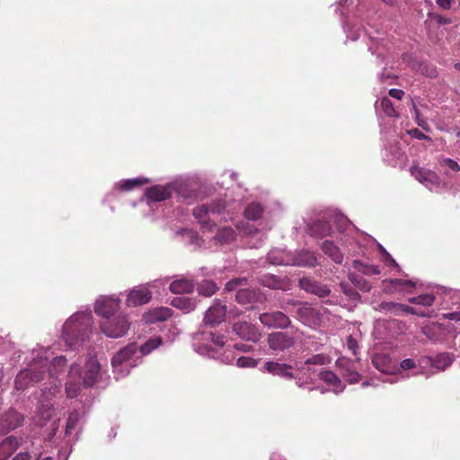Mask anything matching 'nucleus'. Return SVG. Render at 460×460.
Returning <instances> with one entry per match:
<instances>
[{"label":"nucleus","mask_w":460,"mask_h":460,"mask_svg":"<svg viewBox=\"0 0 460 460\" xmlns=\"http://www.w3.org/2000/svg\"><path fill=\"white\" fill-rule=\"evenodd\" d=\"M169 289L173 294H189L194 290V283L190 279L181 278L172 281Z\"/></svg>","instance_id":"obj_24"},{"label":"nucleus","mask_w":460,"mask_h":460,"mask_svg":"<svg viewBox=\"0 0 460 460\" xmlns=\"http://www.w3.org/2000/svg\"><path fill=\"white\" fill-rule=\"evenodd\" d=\"M101 366L97 359L93 357H90L84 365V375L83 377V383L84 386H93L96 382L100 375Z\"/></svg>","instance_id":"obj_17"},{"label":"nucleus","mask_w":460,"mask_h":460,"mask_svg":"<svg viewBox=\"0 0 460 460\" xmlns=\"http://www.w3.org/2000/svg\"><path fill=\"white\" fill-rule=\"evenodd\" d=\"M234 332L243 340L256 342L260 340L261 333L256 326L246 321L234 324Z\"/></svg>","instance_id":"obj_12"},{"label":"nucleus","mask_w":460,"mask_h":460,"mask_svg":"<svg viewBox=\"0 0 460 460\" xmlns=\"http://www.w3.org/2000/svg\"><path fill=\"white\" fill-rule=\"evenodd\" d=\"M162 343L160 338H151L146 341L144 344L137 348V351L141 353L142 356L148 355L154 349L158 348Z\"/></svg>","instance_id":"obj_36"},{"label":"nucleus","mask_w":460,"mask_h":460,"mask_svg":"<svg viewBox=\"0 0 460 460\" xmlns=\"http://www.w3.org/2000/svg\"><path fill=\"white\" fill-rule=\"evenodd\" d=\"M338 367L341 370L342 376L350 384L358 383L361 375L357 371L354 363L347 358H339L336 361Z\"/></svg>","instance_id":"obj_18"},{"label":"nucleus","mask_w":460,"mask_h":460,"mask_svg":"<svg viewBox=\"0 0 460 460\" xmlns=\"http://www.w3.org/2000/svg\"><path fill=\"white\" fill-rule=\"evenodd\" d=\"M410 136H411L414 138L423 140V139H429L430 140V137L427 135H425L423 132L419 130L418 128L411 129L409 132Z\"/></svg>","instance_id":"obj_57"},{"label":"nucleus","mask_w":460,"mask_h":460,"mask_svg":"<svg viewBox=\"0 0 460 460\" xmlns=\"http://www.w3.org/2000/svg\"><path fill=\"white\" fill-rule=\"evenodd\" d=\"M341 288L343 292L349 296L352 300H357L359 298L358 293L353 291L351 288H347L346 285L341 284Z\"/></svg>","instance_id":"obj_60"},{"label":"nucleus","mask_w":460,"mask_h":460,"mask_svg":"<svg viewBox=\"0 0 460 460\" xmlns=\"http://www.w3.org/2000/svg\"><path fill=\"white\" fill-rule=\"evenodd\" d=\"M353 267L367 276L378 275L381 272L378 266L364 264L362 261L358 260L353 261Z\"/></svg>","instance_id":"obj_31"},{"label":"nucleus","mask_w":460,"mask_h":460,"mask_svg":"<svg viewBox=\"0 0 460 460\" xmlns=\"http://www.w3.org/2000/svg\"><path fill=\"white\" fill-rule=\"evenodd\" d=\"M19 442L13 436L6 438L0 443V460L7 459L17 448Z\"/></svg>","instance_id":"obj_26"},{"label":"nucleus","mask_w":460,"mask_h":460,"mask_svg":"<svg viewBox=\"0 0 460 460\" xmlns=\"http://www.w3.org/2000/svg\"><path fill=\"white\" fill-rule=\"evenodd\" d=\"M212 341L219 347H223L225 344V336L223 334H217L215 332H210Z\"/></svg>","instance_id":"obj_59"},{"label":"nucleus","mask_w":460,"mask_h":460,"mask_svg":"<svg viewBox=\"0 0 460 460\" xmlns=\"http://www.w3.org/2000/svg\"><path fill=\"white\" fill-rule=\"evenodd\" d=\"M218 288L212 280H203L198 287V292L205 296H211L217 291Z\"/></svg>","instance_id":"obj_37"},{"label":"nucleus","mask_w":460,"mask_h":460,"mask_svg":"<svg viewBox=\"0 0 460 460\" xmlns=\"http://www.w3.org/2000/svg\"><path fill=\"white\" fill-rule=\"evenodd\" d=\"M226 305L220 301H217L208 309L205 316H226Z\"/></svg>","instance_id":"obj_39"},{"label":"nucleus","mask_w":460,"mask_h":460,"mask_svg":"<svg viewBox=\"0 0 460 460\" xmlns=\"http://www.w3.org/2000/svg\"><path fill=\"white\" fill-rule=\"evenodd\" d=\"M263 213V208L260 203L252 202L244 210V217L250 220L259 219Z\"/></svg>","instance_id":"obj_33"},{"label":"nucleus","mask_w":460,"mask_h":460,"mask_svg":"<svg viewBox=\"0 0 460 460\" xmlns=\"http://www.w3.org/2000/svg\"><path fill=\"white\" fill-rule=\"evenodd\" d=\"M13 348V343L5 338L0 337V353L10 351Z\"/></svg>","instance_id":"obj_54"},{"label":"nucleus","mask_w":460,"mask_h":460,"mask_svg":"<svg viewBox=\"0 0 460 460\" xmlns=\"http://www.w3.org/2000/svg\"><path fill=\"white\" fill-rule=\"evenodd\" d=\"M331 362V358L326 354H315L305 361V365H327Z\"/></svg>","instance_id":"obj_46"},{"label":"nucleus","mask_w":460,"mask_h":460,"mask_svg":"<svg viewBox=\"0 0 460 460\" xmlns=\"http://www.w3.org/2000/svg\"><path fill=\"white\" fill-rule=\"evenodd\" d=\"M172 314H173V313H172L171 308L160 307V308H157L154 312V315L153 316H163V317H165V316H172Z\"/></svg>","instance_id":"obj_56"},{"label":"nucleus","mask_w":460,"mask_h":460,"mask_svg":"<svg viewBox=\"0 0 460 460\" xmlns=\"http://www.w3.org/2000/svg\"><path fill=\"white\" fill-rule=\"evenodd\" d=\"M454 361V356L448 352H442L434 357L427 356L420 359V364L423 367L431 366L438 371H444Z\"/></svg>","instance_id":"obj_9"},{"label":"nucleus","mask_w":460,"mask_h":460,"mask_svg":"<svg viewBox=\"0 0 460 460\" xmlns=\"http://www.w3.org/2000/svg\"><path fill=\"white\" fill-rule=\"evenodd\" d=\"M347 345L353 354L356 355L358 346L357 341L351 335L347 338Z\"/></svg>","instance_id":"obj_58"},{"label":"nucleus","mask_w":460,"mask_h":460,"mask_svg":"<svg viewBox=\"0 0 460 460\" xmlns=\"http://www.w3.org/2000/svg\"><path fill=\"white\" fill-rule=\"evenodd\" d=\"M415 367V362L413 359L411 358H406V359H403L402 362H401V367L403 369V370H408V369H411Z\"/></svg>","instance_id":"obj_61"},{"label":"nucleus","mask_w":460,"mask_h":460,"mask_svg":"<svg viewBox=\"0 0 460 460\" xmlns=\"http://www.w3.org/2000/svg\"><path fill=\"white\" fill-rule=\"evenodd\" d=\"M441 165L447 166L453 172H459L460 171V165L458 164V163L456 162L455 160L451 159V158H445V159H443V161L441 162Z\"/></svg>","instance_id":"obj_52"},{"label":"nucleus","mask_w":460,"mask_h":460,"mask_svg":"<svg viewBox=\"0 0 460 460\" xmlns=\"http://www.w3.org/2000/svg\"><path fill=\"white\" fill-rule=\"evenodd\" d=\"M286 313L278 312L272 316H286V314H297L298 316H320L321 313L306 303L291 301L287 303ZM260 316H270L268 313L261 314Z\"/></svg>","instance_id":"obj_5"},{"label":"nucleus","mask_w":460,"mask_h":460,"mask_svg":"<svg viewBox=\"0 0 460 460\" xmlns=\"http://www.w3.org/2000/svg\"><path fill=\"white\" fill-rule=\"evenodd\" d=\"M319 377L323 382L333 385L335 388H338L341 385V381L338 377V376L331 371V370H323L319 374Z\"/></svg>","instance_id":"obj_35"},{"label":"nucleus","mask_w":460,"mask_h":460,"mask_svg":"<svg viewBox=\"0 0 460 460\" xmlns=\"http://www.w3.org/2000/svg\"><path fill=\"white\" fill-rule=\"evenodd\" d=\"M411 105H412V109L414 111L415 121H416L417 125L419 127H420L421 128H423L424 130L428 131L429 129V124H428L427 120L425 119L421 118L420 112L418 110V108L413 101L411 102Z\"/></svg>","instance_id":"obj_48"},{"label":"nucleus","mask_w":460,"mask_h":460,"mask_svg":"<svg viewBox=\"0 0 460 460\" xmlns=\"http://www.w3.org/2000/svg\"><path fill=\"white\" fill-rule=\"evenodd\" d=\"M317 263L315 254L309 251H302L293 259V264L299 267H314Z\"/></svg>","instance_id":"obj_25"},{"label":"nucleus","mask_w":460,"mask_h":460,"mask_svg":"<svg viewBox=\"0 0 460 460\" xmlns=\"http://www.w3.org/2000/svg\"><path fill=\"white\" fill-rule=\"evenodd\" d=\"M49 349H46L42 352H37L36 357H41L43 359L48 358V365L47 367H43L42 370L46 371V377H51V378H58L59 374L64 371V368L66 364V359L63 356L55 357L50 361L49 359Z\"/></svg>","instance_id":"obj_7"},{"label":"nucleus","mask_w":460,"mask_h":460,"mask_svg":"<svg viewBox=\"0 0 460 460\" xmlns=\"http://www.w3.org/2000/svg\"><path fill=\"white\" fill-rule=\"evenodd\" d=\"M292 331L277 332L270 334L268 341L270 348L274 351H284L294 345Z\"/></svg>","instance_id":"obj_8"},{"label":"nucleus","mask_w":460,"mask_h":460,"mask_svg":"<svg viewBox=\"0 0 460 460\" xmlns=\"http://www.w3.org/2000/svg\"><path fill=\"white\" fill-rule=\"evenodd\" d=\"M308 234L315 238H323L332 234V226L323 220L314 221L308 228Z\"/></svg>","instance_id":"obj_20"},{"label":"nucleus","mask_w":460,"mask_h":460,"mask_svg":"<svg viewBox=\"0 0 460 460\" xmlns=\"http://www.w3.org/2000/svg\"><path fill=\"white\" fill-rule=\"evenodd\" d=\"M47 365V358L43 359L41 357H33L28 367L17 374L14 381L15 388L23 391L29 386L44 380L46 378V371L42 370V367H46Z\"/></svg>","instance_id":"obj_2"},{"label":"nucleus","mask_w":460,"mask_h":460,"mask_svg":"<svg viewBox=\"0 0 460 460\" xmlns=\"http://www.w3.org/2000/svg\"><path fill=\"white\" fill-rule=\"evenodd\" d=\"M411 174L420 183L425 186H438L440 184V177L435 172L419 166L411 168Z\"/></svg>","instance_id":"obj_11"},{"label":"nucleus","mask_w":460,"mask_h":460,"mask_svg":"<svg viewBox=\"0 0 460 460\" xmlns=\"http://www.w3.org/2000/svg\"><path fill=\"white\" fill-rule=\"evenodd\" d=\"M137 347L135 343H130L119 349L112 358L111 365L113 372L119 376L128 374L129 368L137 365Z\"/></svg>","instance_id":"obj_3"},{"label":"nucleus","mask_w":460,"mask_h":460,"mask_svg":"<svg viewBox=\"0 0 460 460\" xmlns=\"http://www.w3.org/2000/svg\"><path fill=\"white\" fill-rule=\"evenodd\" d=\"M372 363L376 369L383 373L389 371L390 358L385 355L376 354L372 358Z\"/></svg>","instance_id":"obj_34"},{"label":"nucleus","mask_w":460,"mask_h":460,"mask_svg":"<svg viewBox=\"0 0 460 460\" xmlns=\"http://www.w3.org/2000/svg\"><path fill=\"white\" fill-rule=\"evenodd\" d=\"M171 305L180 309L183 314H189L196 307L195 300L186 296H176L172 298Z\"/></svg>","instance_id":"obj_30"},{"label":"nucleus","mask_w":460,"mask_h":460,"mask_svg":"<svg viewBox=\"0 0 460 460\" xmlns=\"http://www.w3.org/2000/svg\"><path fill=\"white\" fill-rule=\"evenodd\" d=\"M235 300L247 309H252L256 307L255 304L263 302L264 296L261 292L249 288H240L235 295Z\"/></svg>","instance_id":"obj_10"},{"label":"nucleus","mask_w":460,"mask_h":460,"mask_svg":"<svg viewBox=\"0 0 460 460\" xmlns=\"http://www.w3.org/2000/svg\"><path fill=\"white\" fill-rule=\"evenodd\" d=\"M248 285V279L244 277L242 278H234L230 279L226 284L225 289L226 291H234L240 288H243V287H245Z\"/></svg>","instance_id":"obj_43"},{"label":"nucleus","mask_w":460,"mask_h":460,"mask_svg":"<svg viewBox=\"0 0 460 460\" xmlns=\"http://www.w3.org/2000/svg\"><path fill=\"white\" fill-rule=\"evenodd\" d=\"M152 298V292L146 288L132 289L126 299L128 307H137L147 304Z\"/></svg>","instance_id":"obj_15"},{"label":"nucleus","mask_w":460,"mask_h":460,"mask_svg":"<svg viewBox=\"0 0 460 460\" xmlns=\"http://www.w3.org/2000/svg\"><path fill=\"white\" fill-rule=\"evenodd\" d=\"M322 251L329 256L335 263L341 264L343 261V254L340 248L332 241H324L321 246Z\"/></svg>","instance_id":"obj_27"},{"label":"nucleus","mask_w":460,"mask_h":460,"mask_svg":"<svg viewBox=\"0 0 460 460\" xmlns=\"http://www.w3.org/2000/svg\"><path fill=\"white\" fill-rule=\"evenodd\" d=\"M262 324L270 328L285 329L290 325L289 318H259Z\"/></svg>","instance_id":"obj_32"},{"label":"nucleus","mask_w":460,"mask_h":460,"mask_svg":"<svg viewBox=\"0 0 460 460\" xmlns=\"http://www.w3.org/2000/svg\"><path fill=\"white\" fill-rule=\"evenodd\" d=\"M209 213L208 206L205 204L199 205L193 209V216L199 220L201 227L207 229L208 231H213V229L216 227V225L209 219H207V216Z\"/></svg>","instance_id":"obj_22"},{"label":"nucleus","mask_w":460,"mask_h":460,"mask_svg":"<svg viewBox=\"0 0 460 460\" xmlns=\"http://www.w3.org/2000/svg\"><path fill=\"white\" fill-rule=\"evenodd\" d=\"M235 234L232 228L225 227L217 231L216 234L217 240L220 243H230L234 240Z\"/></svg>","instance_id":"obj_42"},{"label":"nucleus","mask_w":460,"mask_h":460,"mask_svg":"<svg viewBox=\"0 0 460 460\" xmlns=\"http://www.w3.org/2000/svg\"><path fill=\"white\" fill-rule=\"evenodd\" d=\"M81 374L79 372V367L76 364H73L70 367L68 373V381L66 383V394L69 398H75L77 396L81 388Z\"/></svg>","instance_id":"obj_16"},{"label":"nucleus","mask_w":460,"mask_h":460,"mask_svg":"<svg viewBox=\"0 0 460 460\" xmlns=\"http://www.w3.org/2000/svg\"><path fill=\"white\" fill-rule=\"evenodd\" d=\"M264 368L274 376H279L282 378L290 380L295 378L293 373L290 371L292 367L288 364L268 361L264 364Z\"/></svg>","instance_id":"obj_19"},{"label":"nucleus","mask_w":460,"mask_h":460,"mask_svg":"<svg viewBox=\"0 0 460 460\" xmlns=\"http://www.w3.org/2000/svg\"><path fill=\"white\" fill-rule=\"evenodd\" d=\"M100 327L107 337L117 339L127 334L129 323L127 318H102Z\"/></svg>","instance_id":"obj_4"},{"label":"nucleus","mask_w":460,"mask_h":460,"mask_svg":"<svg viewBox=\"0 0 460 460\" xmlns=\"http://www.w3.org/2000/svg\"><path fill=\"white\" fill-rule=\"evenodd\" d=\"M349 279L354 284L356 288L363 292H368L371 289V285L360 275L350 273L349 275Z\"/></svg>","instance_id":"obj_38"},{"label":"nucleus","mask_w":460,"mask_h":460,"mask_svg":"<svg viewBox=\"0 0 460 460\" xmlns=\"http://www.w3.org/2000/svg\"><path fill=\"white\" fill-rule=\"evenodd\" d=\"M434 296L430 294H423L420 295L418 296H414L409 299L410 303L415 304V305H420L424 306H429L434 302Z\"/></svg>","instance_id":"obj_45"},{"label":"nucleus","mask_w":460,"mask_h":460,"mask_svg":"<svg viewBox=\"0 0 460 460\" xmlns=\"http://www.w3.org/2000/svg\"><path fill=\"white\" fill-rule=\"evenodd\" d=\"M172 195L171 190L164 186H154L146 190V197L149 200L159 202L168 199Z\"/></svg>","instance_id":"obj_23"},{"label":"nucleus","mask_w":460,"mask_h":460,"mask_svg":"<svg viewBox=\"0 0 460 460\" xmlns=\"http://www.w3.org/2000/svg\"><path fill=\"white\" fill-rule=\"evenodd\" d=\"M436 329H438V327L437 325H432V326H424L422 328V332L425 336H427L429 340L431 341H435L437 340V336L435 334V331Z\"/></svg>","instance_id":"obj_51"},{"label":"nucleus","mask_w":460,"mask_h":460,"mask_svg":"<svg viewBox=\"0 0 460 460\" xmlns=\"http://www.w3.org/2000/svg\"><path fill=\"white\" fill-rule=\"evenodd\" d=\"M298 285L303 290L318 296L319 297L327 296L331 292L326 286L322 285L310 277H303L299 279Z\"/></svg>","instance_id":"obj_14"},{"label":"nucleus","mask_w":460,"mask_h":460,"mask_svg":"<svg viewBox=\"0 0 460 460\" xmlns=\"http://www.w3.org/2000/svg\"><path fill=\"white\" fill-rule=\"evenodd\" d=\"M81 416L77 411H73L69 413L66 426V434H70L79 425Z\"/></svg>","instance_id":"obj_41"},{"label":"nucleus","mask_w":460,"mask_h":460,"mask_svg":"<svg viewBox=\"0 0 460 460\" xmlns=\"http://www.w3.org/2000/svg\"><path fill=\"white\" fill-rule=\"evenodd\" d=\"M389 95L394 99L402 100L404 95V92L400 89H391L389 90Z\"/></svg>","instance_id":"obj_62"},{"label":"nucleus","mask_w":460,"mask_h":460,"mask_svg":"<svg viewBox=\"0 0 460 460\" xmlns=\"http://www.w3.org/2000/svg\"><path fill=\"white\" fill-rule=\"evenodd\" d=\"M225 202L217 201L213 202L210 206H208V208L211 214H219L222 210L225 209Z\"/></svg>","instance_id":"obj_53"},{"label":"nucleus","mask_w":460,"mask_h":460,"mask_svg":"<svg viewBox=\"0 0 460 460\" xmlns=\"http://www.w3.org/2000/svg\"><path fill=\"white\" fill-rule=\"evenodd\" d=\"M22 420V416L18 412L12 411L2 416L0 426L7 430L14 429L21 425Z\"/></svg>","instance_id":"obj_28"},{"label":"nucleus","mask_w":460,"mask_h":460,"mask_svg":"<svg viewBox=\"0 0 460 460\" xmlns=\"http://www.w3.org/2000/svg\"><path fill=\"white\" fill-rule=\"evenodd\" d=\"M259 282L271 289H283L285 287V279L273 274H264L259 278Z\"/></svg>","instance_id":"obj_29"},{"label":"nucleus","mask_w":460,"mask_h":460,"mask_svg":"<svg viewBox=\"0 0 460 460\" xmlns=\"http://www.w3.org/2000/svg\"><path fill=\"white\" fill-rule=\"evenodd\" d=\"M226 318H204L207 327L215 328L220 325Z\"/></svg>","instance_id":"obj_55"},{"label":"nucleus","mask_w":460,"mask_h":460,"mask_svg":"<svg viewBox=\"0 0 460 460\" xmlns=\"http://www.w3.org/2000/svg\"><path fill=\"white\" fill-rule=\"evenodd\" d=\"M436 4L444 10H448L451 7L452 0H436Z\"/></svg>","instance_id":"obj_63"},{"label":"nucleus","mask_w":460,"mask_h":460,"mask_svg":"<svg viewBox=\"0 0 460 460\" xmlns=\"http://www.w3.org/2000/svg\"><path fill=\"white\" fill-rule=\"evenodd\" d=\"M92 318H67L62 329V336L70 348H76L89 338Z\"/></svg>","instance_id":"obj_1"},{"label":"nucleus","mask_w":460,"mask_h":460,"mask_svg":"<svg viewBox=\"0 0 460 460\" xmlns=\"http://www.w3.org/2000/svg\"><path fill=\"white\" fill-rule=\"evenodd\" d=\"M379 307L384 310L385 314H394L395 315L402 314H411L416 316H427L423 311H419L414 307L394 302H383Z\"/></svg>","instance_id":"obj_13"},{"label":"nucleus","mask_w":460,"mask_h":460,"mask_svg":"<svg viewBox=\"0 0 460 460\" xmlns=\"http://www.w3.org/2000/svg\"><path fill=\"white\" fill-rule=\"evenodd\" d=\"M120 299L117 296H100L94 303L98 316H113L119 309Z\"/></svg>","instance_id":"obj_6"},{"label":"nucleus","mask_w":460,"mask_h":460,"mask_svg":"<svg viewBox=\"0 0 460 460\" xmlns=\"http://www.w3.org/2000/svg\"><path fill=\"white\" fill-rule=\"evenodd\" d=\"M31 458L28 453H19L13 460H31Z\"/></svg>","instance_id":"obj_64"},{"label":"nucleus","mask_w":460,"mask_h":460,"mask_svg":"<svg viewBox=\"0 0 460 460\" xmlns=\"http://www.w3.org/2000/svg\"><path fill=\"white\" fill-rule=\"evenodd\" d=\"M381 109L389 117H397L392 101L386 97L381 100Z\"/></svg>","instance_id":"obj_47"},{"label":"nucleus","mask_w":460,"mask_h":460,"mask_svg":"<svg viewBox=\"0 0 460 460\" xmlns=\"http://www.w3.org/2000/svg\"><path fill=\"white\" fill-rule=\"evenodd\" d=\"M383 283L385 289L388 292L405 291L415 288L413 281L402 279L385 280Z\"/></svg>","instance_id":"obj_21"},{"label":"nucleus","mask_w":460,"mask_h":460,"mask_svg":"<svg viewBox=\"0 0 460 460\" xmlns=\"http://www.w3.org/2000/svg\"><path fill=\"white\" fill-rule=\"evenodd\" d=\"M147 182V179H128L119 184V189L121 190H130L137 186L144 185Z\"/></svg>","instance_id":"obj_44"},{"label":"nucleus","mask_w":460,"mask_h":460,"mask_svg":"<svg viewBox=\"0 0 460 460\" xmlns=\"http://www.w3.org/2000/svg\"><path fill=\"white\" fill-rule=\"evenodd\" d=\"M53 405L49 402H41L38 408V415L43 421L49 420L54 414Z\"/></svg>","instance_id":"obj_40"},{"label":"nucleus","mask_w":460,"mask_h":460,"mask_svg":"<svg viewBox=\"0 0 460 460\" xmlns=\"http://www.w3.org/2000/svg\"><path fill=\"white\" fill-rule=\"evenodd\" d=\"M236 365L239 367H254L256 361L250 357H240L236 361Z\"/></svg>","instance_id":"obj_49"},{"label":"nucleus","mask_w":460,"mask_h":460,"mask_svg":"<svg viewBox=\"0 0 460 460\" xmlns=\"http://www.w3.org/2000/svg\"><path fill=\"white\" fill-rule=\"evenodd\" d=\"M420 71L422 74L431 78L437 77L438 75V71L436 67L430 65H421Z\"/></svg>","instance_id":"obj_50"}]
</instances>
